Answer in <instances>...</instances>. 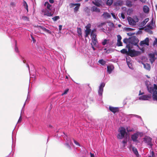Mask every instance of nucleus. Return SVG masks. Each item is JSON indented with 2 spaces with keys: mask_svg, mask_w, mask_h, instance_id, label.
<instances>
[{
  "mask_svg": "<svg viewBox=\"0 0 157 157\" xmlns=\"http://www.w3.org/2000/svg\"><path fill=\"white\" fill-rule=\"evenodd\" d=\"M118 132L119 133L117 136V138L119 139H122L126 135H127L126 129L123 127H121L119 128L118 130Z\"/></svg>",
  "mask_w": 157,
  "mask_h": 157,
  "instance_id": "f257e3e1",
  "label": "nucleus"
},
{
  "mask_svg": "<svg viewBox=\"0 0 157 157\" xmlns=\"http://www.w3.org/2000/svg\"><path fill=\"white\" fill-rule=\"evenodd\" d=\"M126 47L128 48V55L132 57L139 55L140 53L139 52L135 51L134 49H131L129 45H127Z\"/></svg>",
  "mask_w": 157,
  "mask_h": 157,
  "instance_id": "f03ea898",
  "label": "nucleus"
},
{
  "mask_svg": "<svg viewBox=\"0 0 157 157\" xmlns=\"http://www.w3.org/2000/svg\"><path fill=\"white\" fill-rule=\"evenodd\" d=\"M148 84L146 83L148 91L150 93L153 94L155 91H157V86L154 84L153 86L150 84V82H148Z\"/></svg>",
  "mask_w": 157,
  "mask_h": 157,
  "instance_id": "7ed1b4c3",
  "label": "nucleus"
},
{
  "mask_svg": "<svg viewBox=\"0 0 157 157\" xmlns=\"http://www.w3.org/2000/svg\"><path fill=\"white\" fill-rule=\"evenodd\" d=\"M130 42L132 44H133L134 45H136L137 46H138L137 44L139 40L138 39L136 38L135 36H133L130 38Z\"/></svg>",
  "mask_w": 157,
  "mask_h": 157,
  "instance_id": "20e7f679",
  "label": "nucleus"
},
{
  "mask_svg": "<svg viewBox=\"0 0 157 157\" xmlns=\"http://www.w3.org/2000/svg\"><path fill=\"white\" fill-rule=\"evenodd\" d=\"M144 141L146 143L147 145L150 146V147H151L152 144L151 143L152 139L148 136H145L144 139Z\"/></svg>",
  "mask_w": 157,
  "mask_h": 157,
  "instance_id": "39448f33",
  "label": "nucleus"
},
{
  "mask_svg": "<svg viewBox=\"0 0 157 157\" xmlns=\"http://www.w3.org/2000/svg\"><path fill=\"white\" fill-rule=\"evenodd\" d=\"M51 10L47 9H43L42 10V12L44 15L48 17L52 16L53 14L51 12Z\"/></svg>",
  "mask_w": 157,
  "mask_h": 157,
  "instance_id": "423d86ee",
  "label": "nucleus"
},
{
  "mask_svg": "<svg viewBox=\"0 0 157 157\" xmlns=\"http://www.w3.org/2000/svg\"><path fill=\"white\" fill-rule=\"evenodd\" d=\"M105 84L104 82H102L99 86V89L98 90V93L99 96H102V93L103 91V88L105 86Z\"/></svg>",
  "mask_w": 157,
  "mask_h": 157,
  "instance_id": "0eeeda50",
  "label": "nucleus"
},
{
  "mask_svg": "<svg viewBox=\"0 0 157 157\" xmlns=\"http://www.w3.org/2000/svg\"><path fill=\"white\" fill-rule=\"evenodd\" d=\"M151 97V94H148L146 95H143L140 96L139 97V99L140 100H148Z\"/></svg>",
  "mask_w": 157,
  "mask_h": 157,
  "instance_id": "6e6552de",
  "label": "nucleus"
},
{
  "mask_svg": "<svg viewBox=\"0 0 157 157\" xmlns=\"http://www.w3.org/2000/svg\"><path fill=\"white\" fill-rule=\"evenodd\" d=\"M140 45L141 46L145 45L148 46L149 45V39L148 37L146 38L144 40L141 41Z\"/></svg>",
  "mask_w": 157,
  "mask_h": 157,
  "instance_id": "1a4fd4ad",
  "label": "nucleus"
},
{
  "mask_svg": "<svg viewBox=\"0 0 157 157\" xmlns=\"http://www.w3.org/2000/svg\"><path fill=\"white\" fill-rule=\"evenodd\" d=\"M127 64L129 67L131 69H133V68L132 63V61L130 59L129 57H126V58Z\"/></svg>",
  "mask_w": 157,
  "mask_h": 157,
  "instance_id": "9d476101",
  "label": "nucleus"
},
{
  "mask_svg": "<svg viewBox=\"0 0 157 157\" xmlns=\"http://www.w3.org/2000/svg\"><path fill=\"white\" fill-rule=\"evenodd\" d=\"M91 35L92 36V43L94 45L96 46L97 45V40L96 38V35L95 34H93L92 33H91Z\"/></svg>",
  "mask_w": 157,
  "mask_h": 157,
  "instance_id": "9b49d317",
  "label": "nucleus"
},
{
  "mask_svg": "<svg viewBox=\"0 0 157 157\" xmlns=\"http://www.w3.org/2000/svg\"><path fill=\"white\" fill-rule=\"evenodd\" d=\"M127 20L130 25L132 26H134L136 25V23L134 20L130 17H127Z\"/></svg>",
  "mask_w": 157,
  "mask_h": 157,
  "instance_id": "f8f14e48",
  "label": "nucleus"
},
{
  "mask_svg": "<svg viewBox=\"0 0 157 157\" xmlns=\"http://www.w3.org/2000/svg\"><path fill=\"white\" fill-rule=\"evenodd\" d=\"M155 26V24L154 23L153 20L152 19L150 22L147 25V27L149 29H151L154 28Z\"/></svg>",
  "mask_w": 157,
  "mask_h": 157,
  "instance_id": "ddd939ff",
  "label": "nucleus"
},
{
  "mask_svg": "<svg viewBox=\"0 0 157 157\" xmlns=\"http://www.w3.org/2000/svg\"><path fill=\"white\" fill-rule=\"evenodd\" d=\"M149 60L151 63H152L155 59V55L153 53L149 54Z\"/></svg>",
  "mask_w": 157,
  "mask_h": 157,
  "instance_id": "4468645a",
  "label": "nucleus"
},
{
  "mask_svg": "<svg viewBox=\"0 0 157 157\" xmlns=\"http://www.w3.org/2000/svg\"><path fill=\"white\" fill-rule=\"evenodd\" d=\"M44 5L45 7V9L50 10H52V6L48 2H45Z\"/></svg>",
  "mask_w": 157,
  "mask_h": 157,
  "instance_id": "2eb2a0df",
  "label": "nucleus"
},
{
  "mask_svg": "<svg viewBox=\"0 0 157 157\" xmlns=\"http://www.w3.org/2000/svg\"><path fill=\"white\" fill-rule=\"evenodd\" d=\"M139 133L138 132H137L133 134L131 138L133 141H137V139Z\"/></svg>",
  "mask_w": 157,
  "mask_h": 157,
  "instance_id": "dca6fc26",
  "label": "nucleus"
},
{
  "mask_svg": "<svg viewBox=\"0 0 157 157\" xmlns=\"http://www.w3.org/2000/svg\"><path fill=\"white\" fill-rule=\"evenodd\" d=\"M109 110L114 113H115L118 111V108L117 107L109 106Z\"/></svg>",
  "mask_w": 157,
  "mask_h": 157,
  "instance_id": "f3484780",
  "label": "nucleus"
},
{
  "mask_svg": "<svg viewBox=\"0 0 157 157\" xmlns=\"http://www.w3.org/2000/svg\"><path fill=\"white\" fill-rule=\"evenodd\" d=\"M114 67L113 65H110L107 67V71L109 74H110L114 69Z\"/></svg>",
  "mask_w": 157,
  "mask_h": 157,
  "instance_id": "a211bd4d",
  "label": "nucleus"
},
{
  "mask_svg": "<svg viewBox=\"0 0 157 157\" xmlns=\"http://www.w3.org/2000/svg\"><path fill=\"white\" fill-rule=\"evenodd\" d=\"M91 11L92 12H95L97 13L99 12L100 11V10L99 8L97 7L94 6L91 8Z\"/></svg>",
  "mask_w": 157,
  "mask_h": 157,
  "instance_id": "6ab92c4d",
  "label": "nucleus"
},
{
  "mask_svg": "<svg viewBox=\"0 0 157 157\" xmlns=\"http://www.w3.org/2000/svg\"><path fill=\"white\" fill-rule=\"evenodd\" d=\"M144 67V68L148 70H150L151 69V66L149 64L146 63L145 64H143Z\"/></svg>",
  "mask_w": 157,
  "mask_h": 157,
  "instance_id": "aec40b11",
  "label": "nucleus"
},
{
  "mask_svg": "<svg viewBox=\"0 0 157 157\" xmlns=\"http://www.w3.org/2000/svg\"><path fill=\"white\" fill-rule=\"evenodd\" d=\"M152 98L153 100L157 101V91H155L152 94Z\"/></svg>",
  "mask_w": 157,
  "mask_h": 157,
  "instance_id": "412c9836",
  "label": "nucleus"
},
{
  "mask_svg": "<svg viewBox=\"0 0 157 157\" xmlns=\"http://www.w3.org/2000/svg\"><path fill=\"white\" fill-rule=\"evenodd\" d=\"M123 3V2L121 1H118L114 3V5L116 6H121Z\"/></svg>",
  "mask_w": 157,
  "mask_h": 157,
  "instance_id": "4be33fe9",
  "label": "nucleus"
},
{
  "mask_svg": "<svg viewBox=\"0 0 157 157\" xmlns=\"http://www.w3.org/2000/svg\"><path fill=\"white\" fill-rule=\"evenodd\" d=\"M104 17L106 18H110L111 17V15L110 14L107 12H104L103 15Z\"/></svg>",
  "mask_w": 157,
  "mask_h": 157,
  "instance_id": "5701e85b",
  "label": "nucleus"
},
{
  "mask_svg": "<svg viewBox=\"0 0 157 157\" xmlns=\"http://www.w3.org/2000/svg\"><path fill=\"white\" fill-rule=\"evenodd\" d=\"M143 11L145 13H147L149 11V8L147 6H144L143 7Z\"/></svg>",
  "mask_w": 157,
  "mask_h": 157,
  "instance_id": "b1692460",
  "label": "nucleus"
},
{
  "mask_svg": "<svg viewBox=\"0 0 157 157\" xmlns=\"http://www.w3.org/2000/svg\"><path fill=\"white\" fill-rule=\"evenodd\" d=\"M91 29H86L85 30V37H87L88 35H89Z\"/></svg>",
  "mask_w": 157,
  "mask_h": 157,
  "instance_id": "393cba45",
  "label": "nucleus"
},
{
  "mask_svg": "<svg viewBox=\"0 0 157 157\" xmlns=\"http://www.w3.org/2000/svg\"><path fill=\"white\" fill-rule=\"evenodd\" d=\"M74 5H77V6H75L74 9V11L75 12H76L77 11L79 8V7L80 5V4L79 3H78V4H74Z\"/></svg>",
  "mask_w": 157,
  "mask_h": 157,
  "instance_id": "a878e982",
  "label": "nucleus"
},
{
  "mask_svg": "<svg viewBox=\"0 0 157 157\" xmlns=\"http://www.w3.org/2000/svg\"><path fill=\"white\" fill-rule=\"evenodd\" d=\"M133 10L132 9H129L127 11V14L130 15L132 13Z\"/></svg>",
  "mask_w": 157,
  "mask_h": 157,
  "instance_id": "bb28decb",
  "label": "nucleus"
},
{
  "mask_svg": "<svg viewBox=\"0 0 157 157\" xmlns=\"http://www.w3.org/2000/svg\"><path fill=\"white\" fill-rule=\"evenodd\" d=\"M98 62L102 65H105L106 63V62L102 59L99 60Z\"/></svg>",
  "mask_w": 157,
  "mask_h": 157,
  "instance_id": "cd10ccee",
  "label": "nucleus"
},
{
  "mask_svg": "<svg viewBox=\"0 0 157 157\" xmlns=\"http://www.w3.org/2000/svg\"><path fill=\"white\" fill-rule=\"evenodd\" d=\"M52 19L54 21H56L59 19L60 17L59 16H56L52 17Z\"/></svg>",
  "mask_w": 157,
  "mask_h": 157,
  "instance_id": "c85d7f7f",
  "label": "nucleus"
},
{
  "mask_svg": "<svg viewBox=\"0 0 157 157\" xmlns=\"http://www.w3.org/2000/svg\"><path fill=\"white\" fill-rule=\"evenodd\" d=\"M113 2V0H107L106 2L107 5L110 6L112 4Z\"/></svg>",
  "mask_w": 157,
  "mask_h": 157,
  "instance_id": "c756f323",
  "label": "nucleus"
},
{
  "mask_svg": "<svg viewBox=\"0 0 157 157\" xmlns=\"http://www.w3.org/2000/svg\"><path fill=\"white\" fill-rule=\"evenodd\" d=\"M77 33L78 34L79 36H81L82 35V30L80 28H77Z\"/></svg>",
  "mask_w": 157,
  "mask_h": 157,
  "instance_id": "7c9ffc66",
  "label": "nucleus"
},
{
  "mask_svg": "<svg viewBox=\"0 0 157 157\" xmlns=\"http://www.w3.org/2000/svg\"><path fill=\"white\" fill-rule=\"evenodd\" d=\"M123 42L124 43L127 44L128 42H130V38L129 39H128L127 38H124L123 40Z\"/></svg>",
  "mask_w": 157,
  "mask_h": 157,
  "instance_id": "2f4dec72",
  "label": "nucleus"
},
{
  "mask_svg": "<svg viewBox=\"0 0 157 157\" xmlns=\"http://www.w3.org/2000/svg\"><path fill=\"white\" fill-rule=\"evenodd\" d=\"M126 4L127 6L129 7H131L132 6V2L130 1H127L126 2Z\"/></svg>",
  "mask_w": 157,
  "mask_h": 157,
  "instance_id": "473e14b6",
  "label": "nucleus"
},
{
  "mask_svg": "<svg viewBox=\"0 0 157 157\" xmlns=\"http://www.w3.org/2000/svg\"><path fill=\"white\" fill-rule=\"evenodd\" d=\"M126 130L128 132H132L134 131L133 128L129 126L126 128Z\"/></svg>",
  "mask_w": 157,
  "mask_h": 157,
  "instance_id": "72a5a7b5",
  "label": "nucleus"
},
{
  "mask_svg": "<svg viewBox=\"0 0 157 157\" xmlns=\"http://www.w3.org/2000/svg\"><path fill=\"white\" fill-rule=\"evenodd\" d=\"M121 52L122 54H128V51L125 49H123L121 51Z\"/></svg>",
  "mask_w": 157,
  "mask_h": 157,
  "instance_id": "f704fd0d",
  "label": "nucleus"
},
{
  "mask_svg": "<svg viewBox=\"0 0 157 157\" xmlns=\"http://www.w3.org/2000/svg\"><path fill=\"white\" fill-rule=\"evenodd\" d=\"M132 151L134 153V154L136 155H138V152L137 151V149L135 148H132Z\"/></svg>",
  "mask_w": 157,
  "mask_h": 157,
  "instance_id": "c9c22d12",
  "label": "nucleus"
},
{
  "mask_svg": "<svg viewBox=\"0 0 157 157\" xmlns=\"http://www.w3.org/2000/svg\"><path fill=\"white\" fill-rule=\"evenodd\" d=\"M23 5L25 8L27 10V11H28V6L26 2L25 1H24Z\"/></svg>",
  "mask_w": 157,
  "mask_h": 157,
  "instance_id": "e433bc0d",
  "label": "nucleus"
},
{
  "mask_svg": "<svg viewBox=\"0 0 157 157\" xmlns=\"http://www.w3.org/2000/svg\"><path fill=\"white\" fill-rule=\"evenodd\" d=\"M133 20H134L136 22H136H138L139 21V19H138V17H137V16H136L133 17Z\"/></svg>",
  "mask_w": 157,
  "mask_h": 157,
  "instance_id": "4c0bfd02",
  "label": "nucleus"
},
{
  "mask_svg": "<svg viewBox=\"0 0 157 157\" xmlns=\"http://www.w3.org/2000/svg\"><path fill=\"white\" fill-rule=\"evenodd\" d=\"M117 45L118 46H122V43L121 41H117Z\"/></svg>",
  "mask_w": 157,
  "mask_h": 157,
  "instance_id": "58836bf2",
  "label": "nucleus"
},
{
  "mask_svg": "<svg viewBox=\"0 0 157 157\" xmlns=\"http://www.w3.org/2000/svg\"><path fill=\"white\" fill-rule=\"evenodd\" d=\"M105 22H102L101 23H99L98 25V27H101L103 25H105Z\"/></svg>",
  "mask_w": 157,
  "mask_h": 157,
  "instance_id": "ea45409f",
  "label": "nucleus"
},
{
  "mask_svg": "<svg viewBox=\"0 0 157 157\" xmlns=\"http://www.w3.org/2000/svg\"><path fill=\"white\" fill-rule=\"evenodd\" d=\"M108 41V40L106 39H105L104 41L102 42V44L103 45H105L107 43V42Z\"/></svg>",
  "mask_w": 157,
  "mask_h": 157,
  "instance_id": "a19ab883",
  "label": "nucleus"
},
{
  "mask_svg": "<svg viewBox=\"0 0 157 157\" xmlns=\"http://www.w3.org/2000/svg\"><path fill=\"white\" fill-rule=\"evenodd\" d=\"M111 14L112 15L114 19H116V20H117L118 19V18L117 17H116V15L114 14V13H111Z\"/></svg>",
  "mask_w": 157,
  "mask_h": 157,
  "instance_id": "79ce46f5",
  "label": "nucleus"
},
{
  "mask_svg": "<svg viewBox=\"0 0 157 157\" xmlns=\"http://www.w3.org/2000/svg\"><path fill=\"white\" fill-rule=\"evenodd\" d=\"M68 91H69V89H66L64 91V92L62 94V95L63 96V95H64L67 94V93Z\"/></svg>",
  "mask_w": 157,
  "mask_h": 157,
  "instance_id": "37998d69",
  "label": "nucleus"
},
{
  "mask_svg": "<svg viewBox=\"0 0 157 157\" xmlns=\"http://www.w3.org/2000/svg\"><path fill=\"white\" fill-rule=\"evenodd\" d=\"M113 51V49H108V50H107L106 51V53L107 54H109V53H110L112 52Z\"/></svg>",
  "mask_w": 157,
  "mask_h": 157,
  "instance_id": "c03bdc74",
  "label": "nucleus"
},
{
  "mask_svg": "<svg viewBox=\"0 0 157 157\" xmlns=\"http://www.w3.org/2000/svg\"><path fill=\"white\" fill-rule=\"evenodd\" d=\"M154 153L153 151H152L151 152L150 155H149L148 157H154Z\"/></svg>",
  "mask_w": 157,
  "mask_h": 157,
  "instance_id": "a18cd8bd",
  "label": "nucleus"
},
{
  "mask_svg": "<svg viewBox=\"0 0 157 157\" xmlns=\"http://www.w3.org/2000/svg\"><path fill=\"white\" fill-rule=\"evenodd\" d=\"M117 41H121L122 38L120 35H117Z\"/></svg>",
  "mask_w": 157,
  "mask_h": 157,
  "instance_id": "49530a36",
  "label": "nucleus"
},
{
  "mask_svg": "<svg viewBox=\"0 0 157 157\" xmlns=\"http://www.w3.org/2000/svg\"><path fill=\"white\" fill-rule=\"evenodd\" d=\"M22 19L24 20L25 21H28L29 19L28 17L26 16H23L22 17Z\"/></svg>",
  "mask_w": 157,
  "mask_h": 157,
  "instance_id": "de8ad7c7",
  "label": "nucleus"
},
{
  "mask_svg": "<svg viewBox=\"0 0 157 157\" xmlns=\"http://www.w3.org/2000/svg\"><path fill=\"white\" fill-rule=\"evenodd\" d=\"M129 115L130 116H131V117H135L138 118H140V116H139L137 115H136L130 114Z\"/></svg>",
  "mask_w": 157,
  "mask_h": 157,
  "instance_id": "09e8293b",
  "label": "nucleus"
},
{
  "mask_svg": "<svg viewBox=\"0 0 157 157\" xmlns=\"http://www.w3.org/2000/svg\"><path fill=\"white\" fill-rule=\"evenodd\" d=\"M121 17L123 19H124L125 18L124 15L123 13H122L121 14Z\"/></svg>",
  "mask_w": 157,
  "mask_h": 157,
  "instance_id": "8fccbe9b",
  "label": "nucleus"
},
{
  "mask_svg": "<svg viewBox=\"0 0 157 157\" xmlns=\"http://www.w3.org/2000/svg\"><path fill=\"white\" fill-rule=\"evenodd\" d=\"M74 142L75 144L76 145H77L78 146H80L78 142H77V141H75V140H74Z\"/></svg>",
  "mask_w": 157,
  "mask_h": 157,
  "instance_id": "3c124183",
  "label": "nucleus"
},
{
  "mask_svg": "<svg viewBox=\"0 0 157 157\" xmlns=\"http://www.w3.org/2000/svg\"><path fill=\"white\" fill-rule=\"evenodd\" d=\"M91 27V25L90 24H89L87 25L86 26V29H90V28Z\"/></svg>",
  "mask_w": 157,
  "mask_h": 157,
  "instance_id": "603ef678",
  "label": "nucleus"
},
{
  "mask_svg": "<svg viewBox=\"0 0 157 157\" xmlns=\"http://www.w3.org/2000/svg\"><path fill=\"white\" fill-rule=\"evenodd\" d=\"M133 30L132 28H126V30L127 31H131Z\"/></svg>",
  "mask_w": 157,
  "mask_h": 157,
  "instance_id": "864d4df0",
  "label": "nucleus"
},
{
  "mask_svg": "<svg viewBox=\"0 0 157 157\" xmlns=\"http://www.w3.org/2000/svg\"><path fill=\"white\" fill-rule=\"evenodd\" d=\"M40 29H41L43 31H44V32L46 31V30L47 29L45 28L42 27H40Z\"/></svg>",
  "mask_w": 157,
  "mask_h": 157,
  "instance_id": "5fc2aeb1",
  "label": "nucleus"
},
{
  "mask_svg": "<svg viewBox=\"0 0 157 157\" xmlns=\"http://www.w3.org/2000/svg\"><path fill=\"white\" fill-rule=\"evenodd\" d=\"M45 32L50 34L51 33V31L47 29Z\"/></svg>",
  "mask_w": 157,
  "mask_h": 157,
  "instance_id": "6e6d98bb",
  "label": "nucleus"
},
{
  "mask_svg": "<svg viewBox=\"0 0 157 157\" xmlns=\"http://www.w3.org/2000/svg\"><path fill=\"white\" fill-rule=\"evenodd\" d=\"M21 120H22V117H21V115L19 118V119L18 120V123H20L21 122Z\"/></svg>",
  "mask_w": 157,
  "mask_h": 157,
  "instance_id": "4d7b16f0",
  "label": "nucleus"
},
{
  "mask_svg": "<svg viewBox=\"0 0 157 157\" xmlns=\"http://www.w3.org/2000/svg\"><path fill=\"white\" fill-rule=\"evenodd\" d=\"M15 52H18V48L16 46L15 48Z\"/></svg>",
  "mask_w": 157,
  "mask_h": 157,
  "instance_id": "13d9d810",
  "label": "nucleus"
},
{
  "mask_svg": "<svg viewBox=\"0 0 157 157\" xmlns=\"http://www.w3.org/2000/svg\"><path fill=\"white\" fill-rule=\"evenodd\" d=\"M96 6H99L100 5V4L97 3H94V1L92 2Z\"/></svg>",
  "mask_w": 157,
  "mask_h": 157,
  "instance_id": "bf43d9fd",
  "label": "nucleus"
},
{
  "mask_svg": "<svg viewBox=\"0 0 157 157\" xmlns=\"http://www.w3.org/2000/svg\"><path fill=\"white\" fill-rule=\"evenodd\" d=\"M154 44H157V38H155V40L154 41Z\"/></svg>",
  "mask_w": 157,
  "mask_h": 157,
  "instance_id": "052dcab7",
  "label": "nucleus"
},
{
  "mask_svg": "<svg viewBox=\"0 0 157 157\" xmlns=\"http://www.w3.org/2000/svg\"><path fill=\"white\" fill-rule=\"evenodd\" d=\"M62 26L61 25H59V30L60 31L61 30L62 28Z\"/></svg>",
  "mask_w": 157,
  "mask_h": 157,
  "instance_id": "680f3d73",
  "label": "nucleus"
},
{
  "mask_svg": "<svg viewBox=\"0 0 157 157\" xmlns=\"http://www.w3.org/2000/svg\"><path fill=\"white\" fill-rule=\"evenodd\" d=\"M134 34L133 33H127V34L128 35V36H132V34Z\"/></svg>",
  "mask_w": 157,
  "mask_h": 157,
  "instance_id": "e2e57ef3",
  "label": "nucleus"
},
{
  "mask_svg": "<svg viewBox=\"0 0 157 157\" xmlns=\"http://www.w3.org/2000/svg\"><path fill=\"white\" fill-rule=\"evenodd\" d=\"M140 1L143 3H145L146 1V0H140Z\"/></svg>",
  "mask_w": 157,
  "mask_h": 157,
  "instance_id": "0e129e2a",
  "label": "nucleus"
},
{
  "mask_svg": "<svg viewBox=\"0 0 157 157\" xmlns=\"http://www.w3.org/2000/svg\"><path fill=\"white\" fill-rule=\"evenodd\" d=\"M149 21V19L148 18H146L145 19V20L144 21V22L147 23V22Z\"/></svg>",
  "mask_w": 157,
  "mask_h": 157,
  "instance_id": "69168bd1",
  "label": "nucleus"
},
{
  "mask_svg": "<svg viewBox=\"0 0 157 157\" xmlns=\"http://www.w3.org/2000/svg\"><path fill=\"white\" fill-rule=\"evenodd\" d=\"M49 0V2L51 3H52V4L54 3V0Z\"/></svg>",
  "mask_w": 157,
  "mask_h": 157,
  "instance_id": "338daca9",
  "label": "nucleus"
},
{
  "mask_svg": "<svg viewBox=\"0 0 157 157\" xmlns=\"http://www.w3.org/2000/svg\"><path fill=\"white\" fill-rule=\"evenodd\" d=\"M10 5L12 6H15V3L14 2H11L10 3Z\"/></svg>",
  "mask_w": 157,
  "mask_h": 157,
  "instance_id": "774afa93",
  "label": "nucleus"
}]
</instances>
